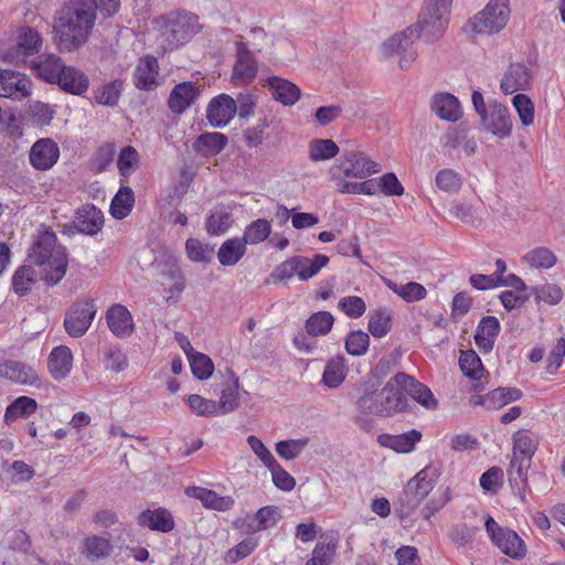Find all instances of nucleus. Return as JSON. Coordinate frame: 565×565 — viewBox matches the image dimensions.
I'll return each mask as SVG.
<instances>
[{
	"mask_svg": "<svg viewBox=\"0 0 565 565\" xmlns=\"http://www.w3.org/2000/svg\"><path fill=\"white\" fill-rule=\"evenodd\" d=\"M97 19L92 0H67L56 13L55 33L61 51L75 52L89 40Z\"/></svg>",
	"mask_w": 565,
	"mask_h": 565,
	"instance_id": "nucleus-1",
	"label": "nucleus"
},
{
	"mask_svg": "<svg viewBox=\"0 0 565 565\" xmlns=\"http://www.w3.org/2000/svg\"><path fill=\"white\" fill-rule=\"evenodd\" d=\"M407 406V399L394 382V376L381 388L365 386L356 401L359 412L365 415L391 417Z\"/></svg>",
	"mask_w": 565,
	"mask_h": 565,
	"instance_id": "nucleus-2",
	"label": "nucleus"
},
{
	"mask_svg": "<svg viewBox=\"0 0 565 565\" xmlns=\"http://www.w3.org/2000/svg\"><path fill=\"white\" fill-rule=\"evenodd\" d=\"M452 0H425L417 23L412 26L426 43L440 40L448 26Z\"/></svg>",
	"mask_w": 565,
	"mask_h": 565,
	"instance_id": "nucleus-3",
	"label": "nucleus"
},
{
	"mask_svg": "<svg viewBox=\"0 0 565 565\" xmlns=\"http://www.w3.org/2000/svg\"><path fill=\"white\" fill-rule=\"evenodd\" d=\"M510 13L509 0H490L467 21L465 30L479 35L497 34L507 26Z\"/></svg>",
	"mask_w": 565,
	"mask_h": 565,
	"instance_id": "nucleus-4",
	"label": "nucleus"
},
{
	"mask_svg": "<svg viewBox=\"0 0 565 565\" xmlns=\"http://www.w3.org/2000/svg\"><path fill=\"white\" fill-rule=\"evenodd\" d=\"M25 262L30 263L38 276L50 285L63 279L68 264L64 249H31Z\"/></svg>",
	"mask_w": 565,
	"mask_h": 565,
	"instance_id": "nucleus-5",
	"label": "nucleus"
},
{
	"mask_svg": "<svg viewBox=\"0 0 565 565\" xmlns=\"http://www.w3.org/2000/svg\"><path fill=\"white\" fill-rule=\"evenodd\" d=\"M328 262L329 258L321 254H316L312 258L296 256L277 266L271 276L279 280L298 277L305 281L316 276Z\"/></svg>",
	"mask_w": 565,
	"mask_h": 565,
	"instance_id": "nucleus-6",
	"label": "nucleus"
},
{
	"mask_svg": "<svg viewBox=\"0 0 565 565\" xmlns=\"http://www.w3.org/2000/svg\"><path fill=\"white\" fill-rule=\"evenodd\" d=\"M163 28L167 41L174 46L183 45L201 30L198 15L186 11L168 14Z\"/></svg>",
	"mask_w": 565,
	"mask_h": 565,
	"instance_id": "nucleus-7",
	"label": "nucleus"
},
{
	"mask_svg": "<svg viewBox=\"0 0 565 565\" xmlns=\"http://www.w3.org/2000/svg\"><path fill=\"white\" fill-rule=\"evenodd\" d=\"M484 526L492 543L504 555L513 559H522L525 557L526 545L515 531L499 525L491 516L487 518Z\"/></svg>",
	"mask_w": 565,
	"mask_h": 565,
	"instance_id": "nucleus-8",
	"label": "nucleus"
},
{
	"mask_svg": "<svg viewBox=\"0 0 565 565\" xmlns=\"http://www.w3.org/2000/svg\"><path fill=\"white\" fill-rule=\"evenodd\" d=\"M97 307L92 298L75 301L67 310L64 319V327L68 335L73 338L83 337L96 316Z\"/></svg>",
	"mask_w": 565,
	"mask_h": 565,
	"instance_id": "nucleus-9",
	"label": "nucleus"
},
{
	"mask_svg": "<svg viewBox=\"0 0 565 565\" xmlns=\"http://www.w3.org/2000/svg\"><path fill=\"white\" fill-rule=\"evenodd\" d=\"M151 266L161 277V285L171 294H180L185 287L184 277L178 266V260L168 249H158Z\"/></svg>",
	"mask_w": 565,
	"mask_h": 565,
	"instance_id": "nucleus-10",
	"label": "nucleus"
},
{
	"mask_svg": "<svg viewBox=\"0 0 565 565\" xmlns=\"http://www.w3.org/2000/svg\"><path fill=\"white\" fill-rule=\"evenodd\" d=\"M41 46L40 33L32 28H23L18 36L17 45L6 52L4 61L15 65L24 64L26 57L38 53Z\"/></svg>",
	"mask_w": 565,
	"mask_h": 565,
	"instance_id": "nucleus-11",
	"label": "nucleus"
},
{
	"mask_svg": "<svg viewBox=\"0 0 565 565\" xmlns=\"http://www.w3.org/2000/svg\"><path fill=\"white\" fill-rule=\"evenodd\" d=\"M339 169L348 178L364 179L380 171V164L371 160L364 152L350 150L345 151Z\"/></svg>",
	"mask_w": 565,
	"mask_h": 565,
	"instance_id": "nucleus-12",
	"label": "nucleus"
},
{
	"mask_svg": "<svg viewBox=\"0 0 565 565\" xmlns=\"http://www.w3.org/2000/svg\"><path fill=\"white\" fill-rule=\"evenodd\" d=\"M32 82L20 72L0 70V97L22 100L31 95Z\"/></svg>",
	"mask_w": 565,
	"mask_h": 565,
	"instance_id": "nucleus-13",
	"label": "nucleus"
},
{
	"mask_svg": "<svg viewBox=\"0 0 565 565\" xmlns=\"http://www.w3.org/2000/svg\"><path fill=\"white\" fill-rule=\"evenodd\" d=\"M60 158L58 145L51 138L36 140L29 152L30 164L39 171L51 169Z\"/></svg>",
	"mask_w": 565,
	"mask_h": 565,
	"instance_id": "nucleus-14",
	"label": "nucleus"
},
{
	"mask_svg": "<svg viewBox=\"0 0 565 565\" xmlns=\"http://www.w3.org/2000/svg\"><path fill=\"white\" fill-rule=\"evenodd\" d=\"M394 382L398 384V390L407 393L414 401L424 406L426 409H435L437 401L431 391L425 384L418 382L413 376L398 372L394 375Z\"/></svg>",
	"mask_w": 565,
	"mask_h": 565,
	"instance_id": "nucleus-15",
	"label": "nucleus"
},
{
	"mask_svg": "<svg viewBox=\"0 0 565 565\" xmlns=\"http://www.w3.org/2000/svg\"><path fill=\"white\" fill-rule=\"evenodd\" d=\"M436 479V470L426 467L408 481L405 494L409 497L411 510L415 509L429 494L435 487Z\"/></svg>",
	"mask_w": 565,
	"mask_h": 565,
	"instance_id": "nucleus-16",
	"label": "nucleus"
},
{
	"mask_svg": "<svg viewBox=\"0 0 565 565\" xmlns=\"http://www.w3.org/2000/svg\"><path fill=\"white\" fill-rule=\"evenodd\" d=\"M257 70V62L253 53L245 43H237L236 62L232 75L233 83L236 86L252 83L256 77Z\"/></svg>",
	"mask_w": 565,
	"mask_h": 565,
	"instance_id": "nucleus-17",
	"label": "nucleus"
},
{
	"mask_svg": "<svg viewBox=\"0 0 565 565\" xmlns=\"http://www.w3.org/2000/svg\"><path fill=\"white\" fill-rule=\"evenodd\" d=\"M482 124L486 129L492 135L504 139L511 136L512 120L509 109L499 103H493L489 106L486 116L481 117Z\"/></svg>",
	"mask_w": 565,
	"mask_h": 565,
	"instance_id": "nucleus-18",
	"label": "nucleus"
},
{
	"mask_svg": "<svg viewBox=\"0 0 565 565\" xmlns=\"http://www.w3.org/2000/svg\"><path fill=\"white\" fill-rule=\"evenodd\" d=\"M236 114V102L230 95L214 97L206 109V118L213 127H225Z\"/></svg>",
	"mask_w": 565,
	"mask_h": 565,
	"instance_id": "nucleus-19",
	"label": "nucleus"
},
{
	"mask_svg": "<svg viewBox=\"0 0 565 565\" xmlns=\"http://www.w3.org/2000/svg\"><path fill=\"white\" fill-rule=\"evenodd\" d=\"M55 84L67 94L82 96L88 90L89 78L82 70L64 65Z\"/></svg>",
	"mask_w": 565,
	"mask_h": 565,
	"instance_id": "nucleus-20",
	"label": "nucleus"
},
{
	"mask_svg": "<svg viewBox=\"0 0 565 565\" xmlns=\"http://www.w3.org/2000/svg\"><path fill=\"white\" fill-rule=\"evenodd\" d=\"M158 74V60L154 56L146 55L139 60L134 71V84L140 90L154 89L159 84L157 81Z\"/></svg>",
	"mask_w": 565,
	"mask_h": 565,
	"instance_id": "nucleus-21",
	"label": "nucleus"
},
{
	"mask_svg": "<svg viewBox=\"0 0 565 565\" xmlns=\"http://www.w3.org/2000/svg\"><path fill=\"white\" fill-rule=\"evenodd\" d=\"M200 89L193 82L177 84L170 93L168 105L172 113H184L198 98Z\"/></svg>",
	"mask_w": 565,
	"mask_h": 565,
	"instance_id": "nucleus-22",
	"label": "nucleus"
},
{
	"mask_svg": "<svg viewBox=\"0 0 565 565\" xmlns=\"http://www.w3.org/2000/svg\"><path fill=\"white\" fill-rule=\"evenodd\" d=\"M107 326L110 331L118 338H125L134 331V320L129 310L120 305H113L106 313Z\"/></svg>",
	"mask_w": 565,
	"mask_h": 565,
	"instance_id": "nucleus-23",
	"label": "nucleus"
},
{
	"mask_svg": "<svg viewBox=\"0 0 565 565\" xmlns=\"http://www.w3.org/2000/svg\"><path fill=\"white\" fill-rule=\"evenodd\" d=\"M531 83L529 68L521 63L511 64L501 79L500 87L504 94L525 90Z\"/></svg>",
	"mask_w": 565,
	"mask_h": 565,
	"instance_id": "nucleus-24",
	"label": "nucleus"
},
{
	"mask_svg": "<svg viewBox=\"0 0 565 565\" xmlns=\"http://www.w3.org/2000/svg\"><path fill=\"white\" fill-rule=\"evenodd\" d=\"M500 332V322L493 316L483 317L478 323L475 342L477 347L484 353L493 349L497 337Z\"/></svg>",
	"mask_w": 565,
	"mask_h": 565,
	"instance_id": "nucleus-25",
	"label": "nucleus"
},
{
	"mask_svg": "<svg viewBox=\"0 0 565 565\" xmlns=\"http://www.w3.org/2000/svg\"><path fill=\"white\" fill-rule=\"evenodd\" d=\"M531 461L520 459V457H512L508 469V479L512 492L518 495L522 501L525 500V488L527 484V470Z\"/></svg>",
	"mask_w": 565,
	"mask_h": 565,
	"instance_id": "nucleus-26",
	"label": "nucleus"
},
{
	"mask_svg": "<svg viewBox=\"0 0 565 565\" xmlns=\"http://www.w3.org/2000/svg\"><path fill=\"white\" fill-rule=\"evenodd\" d=\"M267 85L274 99L286 106L295 105L300 98V88L288 79L271 76L267 79Z\"/></svg>",
	"mask_w": 565,
	"mask_h": 565,
	"instance_id": "nucleus-27",
	"label": "nucleus"
},
{
	"mask_svg": "<svg viewBox=\"0 0 565 565\" xmlns=\"http://www.w3.org/2000/svg\"><path fill=\"white\" fill-rule=\"evenodd\" d=\"M138 523L141 526L162 533H168L174 527V520L171 513L163 508L142 511L138 516Z\"/></svg>",
	"mask_w": 565,
	"mask_h": 565,
	"instance_id": "nucleus-28",
	"label": "nucleus"
},
{
	"mask_svg": "<svg viewBox=\"0 0 565 565\" xmlns=\"http://www.w3.org/2000/svg\"><path fill=\"white\" fill-rule=\"evenodd\" d=\"M422 439L420 431L412 429L399 435L383 434L379 436L381 446L399 454H407L415 449V445Z\"/></svg>",
	"mask_w": 565,
	"mask_h": 565,
	"instance_id": "nucleus-29",
	"label": "nucleus"
},
{
	"mask_svg": "<svg viewBox=\"0 0 565 565\" xmlns=\"http://www.w3.org/2000/svg\"><path fill=\"white\" fill-rule=\"evenodd\" d=\"M8 380L22 385H36L39 374L31 365L20 361H7L1 370Z\"/></svg>",
	"mask_w": 565,
	"mask_h": 565,
	"instance_id": "nucleus-30",
	"label": "nucleus"
},
{
	"mask_svg": "<svg viewBox=\"0 0 565 565\" xmlns=\"http://www.w3.org/2000/svg\"><path fill=\"white\" fill-rule=\"evenodd\" d=\"M65 63L55 54L41 55L32 61V68L35 75L46 83L55 84L60 79V70Z\"/></svg>",
	"mask_w": 565,
	"mask_h": 565,
	"instance_id": "nucleus-31",
	"label": "nucleus"
},
{
	"mask_svg": "<svg viewBox=\"0 0 565 565\" xmlns=\"http://www.w3.org/2000/svg\"><path fill=\"white\" fill-rule=\"evenodd\" d=\"M431 110L443 120L457 121L461 117L459 100L449 93H439L433 97Z\"/></svg>",
	"mask_w": 565,
	"mask_h": 565,
	"instance_id": "nucleus-32",
	"label": "nucleus"
},
{
	"mask_svg": "<svg viewBox=\"0 0 565 565\" xmlns=\"http://www.w3.org/2000/svg\"><path fill=\"white\" fill-rule=\"evenodd\" d=\"M73 364V354L66 345H60L52 350L49 356V370L54 380L65 379Z\"/></svg>",
	"mask_w": 565,
	"mask_h": 565,
	"instance_id": "nucleus-33",
	"label": "nucleus"
},
{
	"mask_svg": "<svg viewBox=\"0 0 565 565\" xmlns=\"http://www.w3.org/2000/svg\"><path fill=\"white\" fill-rule=\"evenodd\" d=\"M522 397V392L515 387H498L486 395L478 396L476 404H481L490 409H499L511 402Z\"/></svg>",
	"mask_w": 565,
	"mask_h": 565,
	"instance_id": "nucleus-34",
	"label": "nucleus"
},
{
	"mask_svg": "<svg viewBox=\"0 0 565 565\" xmlns=\"http://www.w3.org/2000/svg\"><path fill=\"white\" fill-rule=\"evenodd\" d=\"M512 457L531 461L539 447V436L530 430L520 429L512 436Z\"/></svg>",
	"mask_w": 565,
	"mask_h": 565,
	"instance_id": "nucleus-35",
	"label": "nucleus"
},
{
	"mask_svg": "<svg viewBox=\"0 0 565 565\" xmlns=\"http://www.w3.org/2000/svg\"><path fill=\"white\" fill-rule=\"evenodd\" d=\"M104 216L94 205L83 207L77 212L76 227L81 233L94 235L103 226Z\"/></svg>",
	"mask_w": 565,
	"mask_h": 565,
	"instance_id": "nucleus-36",
	"label": "nucleus"
},
{
	"mask_svg": "<svg viewBox=\"0 0 565 565\" xmlns=\"http://www.w3.org/2000/svg\"><path fill=\"white\" fill-rule=\"evenodd\" d=\"M347 372L344 356L337 355L327 362L321 381L329 388H337L344 382Z\"/></svg>",
	"mask_w": 565,
	"mask_h": 565,
	"instance_id": "nucleus-37",
	"label": "nucleus"
},
{
	"mask_svg": "<svg viewBox=\"0 0 565 565\" xmlns=\"http://www.w3.org/2000/svg\"><path fill=\"white\" fill-rule=\"evenodd\" d=\"M113 545L109 539L96 534L88 535L83 542V555L89 561H98L110 555Z\"/></svg>",
	"mask_w": 565,
	"mask_h": 565,
	"instance_id": "nucleus-38",
	"label": "nucleus"
},
{
	"mask_svg": "<svg viewBox=\"0 0 565 565\" xmlns=\"http://www.w3.org/2000/svg\"><path fill=\"white\" fill-rule=\"evenodd\" d=\"M194 495L205 508L220 512L231 510L235 503L231 495H220L215 491L205 488H195Z\"/></svg>",
	"mask_w": 565,
	"mask_h": 565,
	"instance_id": "nucleus-39",
	"label": "nucleus"
},
{
	"mask_svg": "<svg viewBox=\"0 0 565 565\" xmlns=\"http://www.w3.org/2000/svg\"><path fill=\"white\" fill-rule=\"evenodd\" d=\"M231 379L232 384L222 390L220 401L216 402L217 415L232 413L239 406V398L237 393L239 387V380L233 372H231Z\"/></svg>",
	"mask_w": 565,
	"mask_h": 565,
	"instance_id": "nucleus-40",
	"label": "nucleus"
},
{
	"mask_svg": "<svg viewBox=\"0 0 565 565\" xmlns=\"http://www.w3.org/2000/svg\"><path fill=\"white\" fill-rule=\"evenodd\" d=\"M227 145V137L221 132H205L198 137L195 149L203 156H215Z\"/></svg>",
	"mask_w": 565,
	"mask_h": 565,
	"instance_id": "nucleus-41",
	"label": "nucleus"
},
{
	"mask_svg": "<svg viewBox=\"0 0 565 565\" xmlns=\"http://www.w3.org/2000/svg\"><path fill=\"white\" fill-rule=\"evenodd\" d=\"M135 204V194L131 188L121 186L111 200L110 213L117 220L129 215Z\"/></svg>",
	"mask_w": 565,
	"mask_h": 565,
	"instance_id": "nucleus-42",
	"label": "nucleus"
},
{
	"mask_svg": "<svg viewBox=\"0 0 565 565\" xmlns=\"http://www.w3.org/2000/svg\"><path fill=\"white\" fill-rule=\"evenodd\" d=\"M38 403L29 396H20L6 409L4 422L10 424L20 417H28L36 412Z\"/></svg>",
	"mask_w": 565,
	"mask_h": 565,
	"instance_id": "nucleus-43",
	"label": "nucleus"
},
{
	"mask_svg": "<svg viewBox=\"0 0 565 565\" xmlns=\"http://www.w3.org/2000/svg\"><path fill=\"white\" fill-rule=\"evenodd\" d=\"M38 277L36 270L32 268L30 263L20 266L12 277L13 290L19 296L29 294Z\"/></svg>",
	"mask_w": 565,
	"mask_h": 565,
	"instance_id": "nucleus-44",
	"label": "nucleus"
},
{
	"mask_svg": "<svg viewBox=\"0 0 565 565\" xmlns=\"http://www.w3.org/2000/svg\"><path fill=\"white\" fill-rule=\"evenodd\" d=\"M334 318L329 311L312 313L306 321L305 328L309 335H326L332 329Z\"/></svg>",
	"mask_w": 565,
	"mask_h": 565,
	"instance_id": "nucleus-45",
	"label": "nucleus"
},
{
	"mask_svg": "<svg viewBox=\"0 0 565 565\" xmlns=\"http://www.w3.org/2000/svg\"><path fill=\"white\" fill-rule=\"evenodd\" d=\"M124 89V83L120 79L111 81L94 92V98L97 104L115 107Z\"/></svg>",
	"mask_w": 565,
	"mask_h": 565,
	"instance_id": "nucleus-46",
	"label": "nucleus"
},
{
	"mask_svg": "<svg viewBox=\"0 0 565 565\" xmlns=\"http://www.w3.org/2000/svg\"><path fill=\"white\" fill-rule=\"evenodd\" d=\"M417 39V31L413 28H407L403 32L394 34L388 41L383 44V53L390 56L394 53L406 52L407 46L412 45L414 40Z\"/></svg>",
	"mask_w": 565,
	"mask_h": 565,
	"instance_id": "nucleus-47",
	"label": "nucleus"
},
{
	"mask_svg": "<svg viewBox=\"0 0 565 565\" xmlns=\"http://www.w3.org/2000/svg\"><path fill=\"white\" fill-rule=\"evenodd\" d=\"M270 233V222L265 218H257L246 226L243 243L244 245H257L268 238Z\"/></svg>",
	"mask_w": 565,
	"mask_h": 565,
	"instance_id": "nucleus-48",
	"label": "nucleus"
},
{
	"mask_svg": "<svg viewBox=\"0 0 565 565\" xmlns=\"http://www.w3.org/2000/svg\"><path fill=\"white\" fill-rule=\"evenodd\" d=\"M392 327L391 312L385 308H380L370 313L367 329L374 338L385 337Z\"/></svg>",
	"mask_w": 565,
	"mask_h": 565,
	"instance_id": "nucleus-49",
	"label": "nucleus"
},
{
	"mask_svg": "<svg viewBox=\"0 0 565 565\" xmlns=\"http://www.w3.org/2000/svg\"><path fill=\"white\" fill-rule=\"evenodd\" d=\"M386 286L407 302L419 301L427 295L426 288L415 281L398 285L388 280Z\"/></svg>",
	"mask_w": 565,
	"mask_h": 565,
	"instance_id": "nucleus-50",
	"label": "nucleus"
},
{
	"mask_svg": "<svg viewBox=\"0 0 565 565\" xmlns=\"http://www.w3.org/2000/svg\"><path fill=\"white\" fill-rule=\"evenodd\" d=\"M338 153L339 147L331 139H316L310 143L309 157L315 162L331 159Z\"/></svg>",
	"mask_w": 565,
	"mask_h": 565,
	"instance_id": "nucleus-51",
	"label": "nucleus"
},
{
	"mask_svg": "<svg viewBox=\"0 0 565 565\" xmlns=\"http://www.w3.org/2000/svg\"><path fill=\"white\" fill-rule=\"evenodd\" d=\"M370 347L369 333L362 330H354L348 333L345 338V351L353 356L364 355Z\"/></svg>",
	"mask_w": 565,
	"mask_h": 565,
	"instance_id": "nucleus-52",
	"label": "nucleus"
},
{
	"mask_svg": "<svg viewBox=\"0 0 565 565\" xmlns=\"http://www.w3.org/2000/svg\"><path fill=\"white\" fill-rule=\"evenodd\" d=\"M233 218L225 209L214 210L206 220V230L211 235L225 233L232 225Z\"/></svg>",
	"mask_w": 565,
	"mask_h": 565,
	"instance_id": "nucleus-53",
	"label": "nucleus"
},
{
	"mask_svg": "<svg viewBox=\"0 0 565 565\" xmlns=\"http://www.w3.org/2000/svg\"><path fill=\"white\" fill-rule=\"evenodd\" d=\"M308 443V438L280 440L276 443L275 450L280 458L292 460L301 455Z\"/></svg>",
	"mask_w": 565,
	"mask_h": 565,
	"instance_id": "nucleus-54",
	"label": "nucleus"
},
{
	"mask_svg": "<svg viewBox=\"0 0 565 565\" xmlns=\"http://www.w3.org/2000/svg\"><path fill=\"white\" fill-rule=\"evenodd\" d=\"M436 186L447 193H456L462 185L461 175L452 169H443L436 174Z\"/></svg>",
	"mask_w": 565,
	"mask_h": 565,
	"instance_id": "nucleus-55",
	"label": "nucleus"
},
{
	"mask_svg": "<svg viewBox=\"0 0 565 565\" xmlns=\"http://www.w3.org/2000/svg\"><path fill=\"white\" fill-rule=\"evenodd\" d=\"M459 366L466 376L475 380L479 379L480 373L483 371L479 355L472 350L461 352Z\"/></svg>",
	"mask_w": 565,
	"mask_h": 565,
	"instance_id": "nucleus-56",
	"label": "nucleus"
},
{
	"mask_svg": "<svg viewBox=\"0 0 565 565\" xmlns=\"http://www.w3.org/2000/svg\"><path fill=\"white\" fill-rule=\"evenodd\" d=\"M189 362L193 375L199 380L209 379L214 370L212 360L203 353H192L189 355Z\"/></svg>",
	"mask_w": 565,
	"mask_h": 565,
	"instance_id": "nucleus-57",
	"label": "nucleus"
},
{
	"mask_svg": "<svg viewBox=\"0 0 565 565\" xmlns=\"http://www.w3.org/2000/svg\"><path fill=\"white\" fill-rule=\"evenodd\" d=\"M533 296L536 303L543 302L548 306H555L561 302L563 298V291L556 285L545 284L535 287Z\"/></svg>",
	"mask_w": 565,
	"mask_h": 565,
	"instance_id": "nucleus-58",
	"label": "nucleus"
},
{
	"mask_svg": "<svg viewBox=\"0 0 565 565\" xmlns=\"http://www.w3.org/2000/svg\"><path fill=\"white\" fill-rule=\"evenodd\" d=\"M513 106L523 126H530L534 121V104L525 94H516L512 99Z\"/></svg>",
	"mask_w": 565,
	"mask_h": 565,
	"instance_id": "nucleus-59",
	"label": "nucleus"
},
{
	"mask_svg": "<svg viewBox=\"0 0 565 565\" xmlns=\"http://www.w3.org/2000/svg\"><path fill=\"white\" fill-rule=\"evenodd\" d=\"M281 519L279 510L275 505H266L260 508L256 514L255 520L257 522V526L253 527V531H263L269 527L275 526L278 521Z\"/></svg>",
	"mask_w": 565,
	"mask_h": 565,
	"instance_id": "nucleus-60",
	"label": "nucleus"
},
{
	"mask_svg": "<svg viewBox=\"0 0 565 565\" xmlns=\"http://www.w3.org/2000/svg\"><path fill=\"white\" fill-rule=\"evenodd\" d=\"M523 258L534 268H551L556 263V257L551 249H530Z\"/></svg>",
	"mask_w": 565,
	"mask_h": 565,
	"instance_id": "nucleus-61",
	"label": "nucleus"
},
{
	"mask_svg": "<svg viewBox=\"0 0 565 565\" xmlns=\"http://www.w3.org/2000/svg\"><path fill=\"white\" fill-rule=\"evenodd\" d=\"M54 109L45 103L34 102L30 105L29 115L33 121L39 127L49 126L54 118Z\"/></svg>",
	"mask_w": 565,
	"mask_h": 565,
	"instance_id": "nucleus-62",
	"label": "nucleus"
},
{
	"mask_svg": "<svg viewBox=\"0 0 565 565\" xmlns=\"http://www.w3.org/2000/svg\"><path fill=\"white\" fill-rule=\"evenodd\" d=\"M338 307L344 315L352 319L362 317L366 310L364 300L358 296L342 297L339 300Z\"/></svg>",
	"mask_w": 565,
	"mask_h": 565,
	"instance_id": "nucleus-63",
	"label": "nucleus"
},
{
	"mask_svg": "<svg viewBox=\"0 0 565 565\" xmlns=\"http://www.w3.org/2000/svg\"><path fill=\"white\" fill-rule=\"evenodd\" d=\"M338 543L335 540L319 542L312 551L311 561L318 565H329L335 554Z\"/></svg>",
	"mask_w": 565,
	"mask_h": 565,
	"instance_id": "nucleus-64",
	"label": "nucleus"
}]
</instances>
